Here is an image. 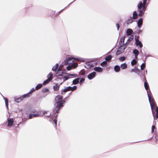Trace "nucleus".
<instances>
[{"label":"nucleus","mask_w":158,"mask_h":158,"mask_svg":"<svg viewBox=\"0 0 158 158\" xmlns=\"http://www.w3.org/2000/svg\"><path fill=\"white\" fill-rule=\"evenodd\" d=\"M120 67L123 69H126L127 67V64L126 63L122 64L120 65Z\"/></svg>","instance_id":"5701e85b"},{"label":"nucleus","mask_w":158,"mask_h":158,"mask_svg":"<svg viewBox=\"0 0 158 158\" xmlns=\"http://www.w3.org/2000/svg\"><path fill=\"white\" fill-rule=\"evenodd\" d=\"M63 70L62 68L59 67L57 71L56 72V76L57 77V75L60 74V72H61Z\"/></svg>","instance_id":"a878e982"},{"label":"nucleus","mask_w":158,"mask_h":158,"mask_svg":"<svg viewBox=\"0 0 158 158\" xmlns=\"http://www.w3.org/2000/svg\"><path fill=\"white\" fill-rule=\"evenodd\" d=\"M133 33V31L131 29H127L126 31V34L127 35L130 36L131 35H132L131 34H132Z\"/></svg>","instance_id":"f8f14e48"},{"label":"nucleus","mask_w":158,"mask_h":158,"mask_svg":"<svg viewBox=\"0 0 158 158\" xmlns=\"http://www.w3.org/2000/svg\"><path fill=\"white\" fill-rule=\"evenodd\" d=\"M67 73H66V72L65 71H62L61 72V73L58 74V75H57V77L58 76H61L63 75L64 74H66Z\"/></svg>","instance_id":"37998d69"},{"label":"nucleus","mask_w":158,"mask_h":158,"mask_svg":"<svg viewBox=\"0 0 158 158\" xmlns=\"http://www.w3.org/2000/svg\"><path fill=\"white\" fill-rule=\"evenodd\" d=\"M138 14L135 11H134L133 12V16L132 18L133 19H135L137 18Z\"/></svg>","instance_id":"2eb2a0df"},{"label":"nucleus","mask_w":158,"mask_h":158,"mask_svg":"<svg viewBox=\"0 0 158 158\" xmlns=\"http://www.w3.org/2000/svg\"><path fill=\"white\" fill-rule=\"evenodd\" d=\"M47 78L50 80V81L52 80L53 78V75L51 72H50L47 76Z\"/></svg>","instance_id":"a211bd4d"},{"label":"nucleus","mask_w":158,"mask_h":158,"mask_svg":"<svg viewBox=\"0 0 158 158\" xmlns=\"http://www.w3.org/2000/svg\"><path fill=\"white\" fill-rule=\"evenodd\" d=\"M142 2L140 1L137 6L138 9L139 10L138 15L139 16H142L144 13V12L147 8V7L142 6Z\"/></svg>","instance_id":"7ed1b4c3"},{"label":"nucleus","mask_w":158,"mask_h":158,"mask_svg":"<svg viewBox=\"0 0 158 158\" xmlns=\"http://www.w3.org/2000/svg\"><path fill=\"white\" fill-rule=\"evenodd\" d=\"M138 55H135V59H137L138 58Z\"/></svg>","instance_id":"69168bd1"},{"label":"nucleus","mask_w":158,"mask_h":158,"mask_svg":"<svg viewBox=\"0 0 158 158\" xmlns=\"http://www.w3.org/2000/svg\"><path fill=\"white\" fill-rule=\"evenodd\" d=\"M69 91H71L70 86L68 87L65 86L64 88L62 89L61 90V94L64 95L65 94L66 92Z\"/></svg>","instance_id":"0eeeda50"},{"label":"nucleus","mask_w":158,"mask_h":158,"mask_svg":"<svg viewBox=\"0 0 158 158\" xmlns=\"http://www.w3.org/2000/svg\"><path fill=\"white\" fill-rule=\"evenodd\" d=\"M86 65L85 66V68L89 69V68L93 67L94 65L91 62H87L85 63Z\"/></svg>","instance_id":"9d476101"},{"label":"nucleus","mask_w":158,"mask_h":158,"mask_svg":"<svg viewBox=\"0 0 158 158\" xmlns=\"http://www.w3.org/2000/svg\"><path fill=\"white\" fill-rule=\"evenodd\" d=\"M142 25L141 24H137L138 27L140 29L142 27Z\"/></svg>","instance_id":"bf43d9fd"},{"label":"nucleus","mask_w":158,"mask_h":158,"mask_svg":"<svg viewBox=\"0 0 158 158\" xmlns=\"http://www.w3.org/2000/svg\"><path fill=\"white\" fill-rule=\"evenodd\" d=\"M60 87V85L56 83L53 87V89L54 91H58Z\"/></svg>","instance_id":"dca6fc26"},{"label":"nucleus","mask_w":158,"mask_h":158,"mask_svg":"<svg viewBox=\"0 0 158 158\" xmlns=\"http://www.w3.org/2000/svg\"><path fill=\"white\" fill-rule=\"evenodd\" d=\"M107 64V62L106 61V60L104 61L103 62H102L100 64V65L103 67H104V66H106Z\"/></svg>","instance_id":"72a5a7b5"},{"label":"nucleus","mask_w":158,"mask_h":158,"mask_svg":"<svg viewBox=\"0 0 158 158\" xmlns=\"http://www.w3.org/2000/svg\"><path fill=\"white\" fill-rule=\"evenodd\" d=\"M71 88V90L72 91H73L74 90H75L77 89V86L76 85L73 86V87H71L70 86Z\"/></svg>","instance_id":"a19ab883"},{"label":"nucleus","mask_w":158,"mask_h":158,"mask_svg":"<svg viewBox=\"0 0 158 158\" xmlns=\"http://www.w3.org/2000/svg\"><path fill=\"white\" fill-rule=\"evenodd\" d=\"M14 101L17 103H19L20 101H22L23 99L21 97V96L17 98L16 97H14Z\"/></svg>","instance_id":"ddd939ff"},{"label":"nucleus","mask_w":158,"mask_h":158,"mask_svg":"<svg viewBox=\"0 0 158 158\" xmlns=\"http://www.w3.org/2000/svg\"><path fill=\"white\" fill-rule=\"evenodd\" d=\"M136 68H133V69H132L131 70V72H135V73H136Z\"/></svg>","instance_id":"6e6d98bb"},{"label":"nucleus","mask_w":158,"mask_h":158,"mask_svg":"<svg viewBox=\"0 0 158 158\" xmlns=\"http://www.w3.org/2000/svg\"><path fill=\"white\" fill-rule=\"evenodd\" d=\"M96 72L94 71L91 73H89L88 76L87 77L88 79L89 80H92L94 77H95L96 75Z\"/></svg>","instance_id":"1a4fd4ad"},{"label":"nucleus","mask_w":158,"mask_h":158,"mask_svg":"<svg viewBox=\"0 0 158 158\" xmlns=\"http://www.w3.org/2000/svg\"><path fill=\"white\" fill-rule=\"evenodd\" d=\"M64 63V64L65 65H68L69 64H70L71 63V62H69L67 60V58L64 61H63Z\"/></svg>","instance_id":"e433bc0d"},{"label":"nucleus","mask_w":158,"mask_h":158,"mask_svg":"<svg viewBox=\"0 0 158 158\" xmlns=\"http://www.w3.org/2000/svg\"><path fill=\"white\" fill-rule=\"evenodd\" d=\"M27 113L28 119H30L34 118L33 113H28V111H27Z\"/></svg>","instance_id":"393cba45"},{"label":"nucleus","mask_w":158,"mask_h":158,"mask_svg":"<svg viewBox=\"0 0 158 158\" xmlns=\"http://www.w3.org/2000/svg\"><path fill=\"white\" fill-rule=\"evenodd\" d=\"M61 78L63 79V81L60 83V85L62 84L63 82H64L65 81L68 80L69 78V77L68 76H64L63 77H62Z\"/></svg>","instance_id":"c85d7f7f"},{"label":"nucleus","mask_w":158,"mask_h":158,"mask_svg":"<svg viewBox=\"0 0 158 158\" xmlns=\"http://www.w3.org/2000/svg\"><path fill=\"white\" fill-rule=\"evenodd\" d=\"M36 112L35 109L34 108L31 107L29 109L28 113H34Z\"/></svg>","instance_id":"4be33fe9"},{"label":"nucleus","mask_w":158,"mask_h":158,"mask_svg":"<svg viewBox=\"0 0 158 158\" xmlns=\"http://www.w3.org/2000/svg\"><path fill=\"white\" fill-rule=\"evenodd\" d=\"M146 67V64L144 62L140 66L141 69L143 70Z\"/></svg>","instance_id":"473e14b6"},{"label":"nucleus","mask_w":158,"mask_h":158,"mask_svg":"<svg viewBox=\"0 0 158 158\" xmlns=\"http://www.w3.org/2000/svg\"><path fill=\"white\" fill-rule=\"evenodd\" d=\"M140 71L139 69L136 68V73H140Z\"/></svg>","instance_id":"4d7b16f0"},{"label":"nucleus","mask_w":158,"mask_h":158,"mask_svg":"<svg viewBox=\"0 0 158 158\" xmlns=\"http://www.w3.org/2000/svg\"><path fill=\"white\" fill-rule=\"evenodd\" d=\"M79 82L81 84H82L85 81V79L83 78H79Z\"/></svg>","instance_id":"ea45409f"},{"label":"nucleus","mask_w":158,"mask_h":158,"mask_svg":"<svg viewBox=\"0 0 158 158\" xmlns=\"http://www.w3.org/2000/svg\"><path fill=\"white\" fill-rule=\"evenodd\" d=\"M76 61L80 62H84L85 60L84 59L79 57H74L73 58V61H72L70 65L73 68H76L78 65V64L76 62H74V61Z\"/></svg>","instance_id":"20e7f679"},{"label":"nucleus","mask_w":158,"mask_h":158,"mask_svg":"<svg viewBox=\"0 0 158 158\" xmlns=\"http://www.w3.org/2000/svg\"><path fill=\"white\" fill-rule=\"evenodd\" d=\"M142 31V30L139 29V30L137 31V33L139 34L141 33Z\"/></svg>","instance_id":"13d9d810"},{"label":"nucleus","mask_w":158,"mask_h":158,"mask_svg":"<svg viewBox=\"0 0 158 158\" xmlns=\"http://www.w3.org/2000/svg\"><path fill=\"white\" fill-rule=\"evenodd\" d=\"M125 37H126V36H122L121 39V40L122 41V42H123V44L124 43V40H125Z\"/></svg>","instance_id":"3c124183"},{"label":"nucleus","mask_w":158,"mask_h":158,"mask_svg":"<svg viewBox=\"0 0 158 158\" xmlns=\"http://www.w3.org/2000/svg\"><path fill=\"white\" fill-rule=\"evenodd\" d=\"M72 92L69 93L66 97L63 99V97L60 95H57L55 99V104H54L55 107V109H53L51 113L49 114L45 117H49L50 116L52 117H55L54 119H50L49 121L51 122L52 124H54L55 126L54 127L56 128L57 124V119L56 118L57 117L58 114H56V113H58L59 112V110L64 106V105L66 102V100L69 97L71 94Z\"/></svg>","instance_id":"f257e3e1"},{"label":"nucleus","mask_w":158,"mask_h":158,"mask_svg":"<svg viewBox=\"0 0 158 158\" xmlns=\"http://www.w3.org/2000/svg\"><path fill=\"white\" fill-rule=\"evenodd\" d=\"M134 21L131 18L129 19H128L127 22V25H129L131 23L133 22Z\"/></svg>","instance_id":"f704fd0d"},{"label":"nucleus","mask_w":158,"mask_h":158,"mask_svg":"<svg viewBox=\"0 0 158 158\" xmlns=\"http://www.w3.org/2000/svg\"><path fill=\"white\" fill-rule=\"evenodd\" d=\"M66 69L70 71L72 69V66L71 65H69L66 67Z\"/></svg>","instance_id":"09e8293b"},{"label":"nucleus","mask_w":158,"mask_h":158,"mask_svg":"<svg viewBox=\"0 0 158 158\" xmlns=\"http://www.w3.org/2000/svg\"><path fill=\"white\" fill-rule=\"evenodd\" d=\"M80 75H84L87 73L84 69L81 70L79 72Z\"/></svg>","instance_id":"bb28decb"},{"label":"nucleus","mask_w":158,"mask_h":158,"mask_svg":"<svg viewBox=\"0 0 158 158\" xmlns=\"http://www.w3.org/2000/svg\"><path fill=\"white\" fill-rule=\"evenodd\" d=\"M79 78H77L74 79L72 81L73 83L71 85H72L73 84L77 85L79 83Z\"/></svg>","instance_id":"4468645a"},{"label":"nucleus","mask_w":158,"mask_h":158,"mask_svg":"<svg viewBox=\"0 0 158 158\" xmlns=\"http://www.w3.org/2000/svg\"><path fill=\"white\" fill-rule=\"evenodd\" d=\"M144 86L145 89L147 90V91L148 90H150H150H148V89L149 88V85L147 81H144Z\"/></svg>","instance_id":"aec40b11"},{"label":"nucleus","mask_w":158,"mask_h":158,"mask_svg":"<svg viewBox=\"0 0 158 158\" xmlns=\"http://www.w3.org/2000/svg\"><path fill=\"white\" fill-rule=\"evenodd\" d=\"M122 42V41L121 40V39H120V40L119 41V44L120 45H122V43H123V42Z\"/></svg>","instance_id":"680f3d73"},{"label":"nucleus","mask_w":158,"mask_h":158,"mask_svg":"<svg viewBox=\"0 0 158 158\" xmlns=\"http://www.w3.org/2000/svg\"><path fill=\"white\" fill-rule=\"evenodd\" d=\"M33 115L34 116V117H38L40 116V114L38 113H33Z\"/></svg>","instance_id":"de8ad7c7"},{"label":"nucleus","mask_w":158,"mask_h":158,"mask_svg":"<svg viewBox=\"0 0 158 158\" xmlns=\"http://www.w3.org/2000/svg\"><path fill=\"white\" fill-rule=\"evenodd\" d=\"M147 95L154 119V120H156L158 118V107L155 102L152 96L151 92L150 90L147 91Z\"/></svg>","instance_id":"f03ea898"},{"label":"nucleus","mask_w":158,"mask_h":158,"mask_svg":"<svg viewBox=\"0 0 158 158\" xmlns=\"http://www.w3.org/2000/svg\"><path fill=\"white\" fill-rule=\"evenodd\" d=\"M50 81V80H49V79H47L44 81L42 84H43V85H46L47 84H48Z\"/></svg>","instance_id":"4c0bfd02"},{"label":"nucleus","mask_w":158,"mask_h":158,"mask_svg":"<svg viewBox=\"0 0 158 158\" xmlns=\"http://www.w3.org/2000/svg\"><path fill=\"white\" fill-rule=\"evenodd\" d=\"M134 38V35H131L127 40V42L125 43H123L122 45H120L119 47V48H121L123 46H127L128 44L130 43V42L132 41Z\"/></svg>","instance_id":"423d86ee"},{"label":"nucleus","mask_w":158,"mask_h":158,"mask_svg":"<svg viewBox=\"0 0 158 158\" xmlns=\"http://www.w3.org/2000/svg\"><path fill=\"white\" fill-rule=\"evenodd\" d=\"M66 74L69 75V76L72 77H75L78 76L76 74H69L67 73Z\"/></svg>","instance_id":"58836bf2"},{"label":"nucleus","mask_w":158,"mask_h":158,"mask_svg":"<svg viewBox=\"0 0 158 158\" xmlns=\"http://www.w3.org/2000/svg\"><path fill=\"white\" fill-rule=\"evenodd\" d=\"M55 66H56V67H57L58 68V66H59V64L58 63H56L55 64Z\"/></svg>","instance_id":"774afa93"},{"label":"nucleus","mask_w":158,"mask_h":158,"mask_svg":"<svg viewBox=\"0 0 158 158\" xmlns=\"http://www.w3.org/2000/svg\"><path fill=\"white\" fill-rule=\"evenodd\" d=\"M42 91L44 93L49 92V90L48 88H45L43 89Z\"/></svg>","instance_id":"79ce46f5"},{"label":"nucleus","mask_w":158,"mask_h":158,"mask_svg":"<svg viewBox=\"0 0 158 158\" xmlns=\"http://www.w3.org/2000/svg\"><path fill=\"white\" fill-rule=\"evenodd\" d=\"M31 96V95L30 93L28 92V93L24 94L23 95L21 96V97L23 98V99L25 98L29 97Z\"/></svg>","instance_id":"6ab92c4d"},{"label":"nucleus","mask_w":158,"mask_h":158,"mask_svg":"<svg viewBox=\"0 0 158 158\" xmlns=\"http://www.w3.org/2000/svg\"><path fill=\"white\" fill-rule=\"evenodd\" d=\"M133 53L135 55H139V52L136 49H135L133 51Z\"/></svg>","instance_id":"c756f323"},{"label":"nucleus","mask_w":158,"mask_h":158,"mask_svg":"<svg viewBox=\"0 0 158 158\" xmlns=\"http://www.w3.org/2000/svg\"><path fill=\"white\" fill-rule=\"evenodd\" d=\"M139 37V35L137 36L136 35H135V45L136 46H139V47L141 48L143 47V45L141 41L138 38Z\"/></svg>","instance_id":"39448f33"},{"label":"nucleus","mask_w":158,"mask_h":158,"mask_svg":"<svg viewBox=\"0 0 158 158\" xmlns=\"http://www.w3.org/2000/svg\"><path fill=\"white\" fill-rule=\"evenodd\" d=\"M64 65H65V64H64V62H63L60 65V67H61V66H64Z\"/></svg>","instance_id":"052dcab7"},{"label":"nucleus","mask_w":158,"mask_h":158,"mask_svg":"<svg viewBox=\"0 0 158 158\" xmlns=\"http://www.w3.org/2000/svg\"><path fill=\"white\" fill-rule=\"evenodd\" d=\"M94 70L98 73H102L103 71V69L100 67H96L94 68Z\"/></svg>","instance_id":"9b49d317"},{"label":"nucleus","mask_w":158,"mask_h":158,"mask_svg":"<svg viewBox=\"0 0 158 158\" xmlns=\"http://www.w3.org/2000/svg\"><path fill=\"white\" fill-rule=\"evenodd\" d=\"M67 7H65L63 9L61 10H60V11H59V12H58V13H60L61 12H62V11H63Z\"/></svg>","instance_id":"338daca9"},{"label":"nucleus","mask_w":158,"mask_h":158,"mask_svg":"<svg viewBox=\"0 0 158 158\" xmlns=\"http://www.w3.org/2000/svg\"><path fill=\"white\" fill-rule=\"evenodd\" d=\"M2 96L3 97V99H4V100H5V102H6V101H7V100H8V99H6V98L4 97V96H3L2 95Z\"/></svg>","instance_id":"0e129e2a"},{"label":"nucleus","mask_w":158,"mask_h":158,"mask_svg":"<svg viewBox=\"0 0 158 158\" xmlns=\"http://www.w3.org/2000/svg\"><path fill=\"white\" fill-rule=\"evenodd\" d=\"M114 70L116 72H119L120 70V66L118 65H116L114 67Z\"/></svg>","instance_id":"f3484780"},{"label":"nucleus","mask_w":158,"mask_h":158,"mask_svg":"<svg viewBox=\"0 0 158 158\" xmlns=\"http://www.w3.org/2000/svg\"><path fill=\"white\" fill-rule=\"evenodd\" d=\"M112 58V56L111 55H108L105 58L106 61H108L111 60Z\"/></svg>","instance_id":"b1692460"},{"label":"nucleus","mask_w":158,"mask_h":158,"mask_svg":"<svg viewBox=\"0 0 158 158\" xmlns=\"http://www.w3.org/2000/svg\"><path fill=\"white\" fill-rule=\"evenodd\" d=\"M5 104L6 107L7 108H8V100H7V101H6Z\"/></svg>","instance_id":"5fc2aeb1"},{"label":"nucleus","mask_w":158,"mask_h":158,"mask_svg":"<svg viewBox=\"0 0 158 158\" xmlns=\"http://www.w3.org/2000/svg\"><path fill=\"white\" fill-rule=\"evenodd\" d=\"M137 62V61L135 59H134L131 61V65L133 66L135 65Z\"/></svg>","instance_id":"2f4dec72"},{"label":"nucleus","mask_w":158,"mask_h":158,"mask_svg":"<svg viewBox=\"0 0 158 158\" xmlns=\"http://www.w3.org/2000/svg\"><path fill=\"white\" fill-rule=\"evenodd\" d=\"M43 85V84H38L36 85V86L35 87V88H36V89L38 90L39 89H40L42 87Z\"/></svg>","instance_id":"7c9ffc66"},{"label":"nucleus","mask_w":158,"mask_h":158,"mask_svg":"<svg viewBox=\"0 0 158 158\" xmlns=\"http://www.w3.org/2000/svg\"><path fill=\"white\" fill-rule=\"evenodd\" d=\"M121 48H119V50H118L116 52V55H120V54H121L122 52H123V51L122 50H121ZM119 49V48H118Z\"/></svg>","instance_id":"c9c22d12"},{"label":"nucleus","mask_w":158,"mask_h":158,"mask_svg":"<svg viewBox=\"0 0 158 158\" xmlns=\"http://www.w3.org/2000/svg\"><path fill=\"white\" fill-rule=\"evenodd\" d=\"M57 68H58L55 65L52 67V70L53 71H56Z\"/></svg>","instance_id":"49530a36"},{"label":"nucleus","mask_w":158,"mask_h":158,"mask_svg":"<svg viewBox=\"0 0 158 158\" xmlns=\"http://www.w3.org/2000/svg\"><path fill=\"white\" fill-rule=\"evenodd\" d=\"M143 23V19L142 18H140L137 22V24L142 25Z\"/></svg>","instance_id":"cd10ccee"},{"label":"nucleus","mask_w":158,"mask_h":158,"mask_svg":"<svg viewBox=\"0 0 158 158\" xmlns=\"http://www.w3.org/2000/svg\"><path fill=\"white\" fill-rule=\"evenodd\" d=\"M155 127L154 126L152 125V133L154 131V129H155Z\"/></svg>","instance_id":"864d4df0"},{"label":"nucleus","mask_w":158,"mask_h":158,"mask_svg":"<svg viewBox=\"0 0 158 158\" xmlns=\"http://www.w3.org/2000/svg\"><path fill=\"white\" fill-rule=\"evenodd\" d=\"M127 46H124V47L123 48V50H122V51H123V52H124V51L125 50V49L127 48Z\"/></svg>","instance_id":"e2e57ef3"},{"label":"nucleus","mask_w":158,"mask_h":158,"mask_svg":"<svg viewBox=\"0 0 158 158\" xmlns=\"http://www.w3.org/2000/svg\"><path fill=\"white\" fill-rule=\"evenodd\" d=\"M36 89L35 88H32L30 91L29 92L30 94H31V95L32 94V92L35 91Z\"/></svg>","instance_id":"a18cd8bd"},{"label":"nucleus","mask_w":158,"mask_h":158,"mask_svg":"<svg viewBox=\"0 0 158 158\" xmlns=\"http://www.w3.org/2000/svg\"><path fill=\"white\" fill-rule=\"evenodd\" d=\"M125 59L126 58L124 56H121L119 58V60L121 61H124L125 60Z\"/></svg>","instance_id":"c03bdc74"},{"label":"nucleus","mask_w":158,"mask_h":158,"mask_svg":"<svg viewBox=\"0 0 158 158\" xmlns=\"http://www.w3.org/2000/svg\"><path fill=\"white\" fill-rule=\"evenodd\" d=\"M68 60L69 62H72V61H73V58L69 57L67 59Z\"/></svg>","instance_id":"8fccbe9b"},{"label":"nucleus","mask_w":158,"mask_h":158,"mask_svg":"<svg viewBox=\"0 0 158 158\" xmlns=\"http://www.w3.org/2000/svg\"><path fill=\"white\" fill-rule=\"evenodd\" d=\"M116 26L117 27V30L118 31L119 30L120 26L119 24L118 23H117L116 24Z\"/></svg>","instance_id":"603ef678"},{"label":"nucleus","mask_w":158,"mask_h":158,"mask_svg":"<svg viewBox=\"0 0 158 158\" xmlns=\"http://www.w3.org/2000/svg\"><path fill=\"white\" fill-rule=\"evenodd\" d=\"M147 0H143L142 6L147 7L148 4V3L147 2Z\"/></svg>","instance_id":"412c9836"},{"label":"nucleus","mask_w":158,"mask_h":158,"mask_svg":"<svg viewBox=\"0 0 158 158\" xmlns=\"http://www.w3.org/2000/svg\"><path fill=\"white\" fill-rule=\"evenodd\" d=\"M7 122L8 123L7 125V127H10L12 126L14 123V119L13 118H8L7 119Z\"/></svg>","instance_id":"6e6552de"}]
</instances>
